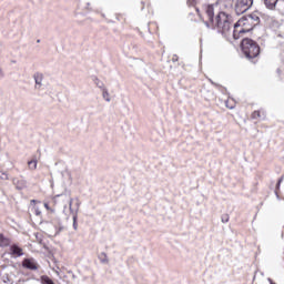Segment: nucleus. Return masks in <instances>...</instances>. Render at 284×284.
I'll list each match as a JSON object with an SVG mask.
<instances>
[{"label": "nucleus", "instance_id": "21", "mask_svg": "<svg viewBox=\"0 0 284 284\" xmlns=\"http://www.w3.org/2000/svg\"><path fill=\"white\" fill-rule=\"evenodd\" d=\"M226 108H229V110H234V104H230V100L226 101Z\"/></svg>", "mask_w": 284, "mask_h": 284}, {"label": "nucleus", "instance_id": "22", "mask_svg": "<svg viewBox=\"0 0 284 284\" xmlns=\"http://www.w3.org/2000/svg\"><path fill=\"white\" fill-rule=\"evenodd\" d=\"M34 214L36 216H41V210H39L38 207L34 209Z\"/></svg>", "mask_w": 284, "mask_h": 284}, {"label": "nucleus", "instance_id": "16", "mask_svg": "<svg viewBox=\"0 0 284 284\" xmlns=\"http://www.w3.org/2000/svg\"><path fill=\"white\" fill-rule=\"evenodd\" d=\"M248 21H254L255 26H256V24H258V21H261V19L256 14H252L248 18Z\"/></svg>", "mask_w": 284, "mask_h": 284}, {"label": "nucleus", "instance_id": "10", "mask_svg": "<svg viewBox=\"0 0 284 284\" xmlns=\"http://www.w3.org/2000/svg\"><path fill=\"white\" fill-rule=\"evenodd\" d=\"M101 92H102V99H104L106 103H110V101H112V97L110 95V91L108 90V88L104 87V89H101Z\"/></svg>", "mask_w": 284, "mask_h": 284}, {"label": "nucleus", "instance_id": "11", "mask_svg": "<svg viewBox=\"0 0 284 284\" xmlns=\"http://www.w3.org/2000/svg\"><path fill=\"white\" fill-rule=\"evenodd\" d=\"M277 3H278V0H264V4L268 10H274Z\"/></svg>", "mask_w": 284, "mask_h": 284}, {"label": "nucleus", "instance_id": "26", "mask_svg": "<svg viewBox=\"0 0 284 284\" xmlns=\"http://www.w3.org/2000/svg\"><path fill=\"white\" fill-rule=\"evenodd\" d=\"M283 181V179H280V181H278V183H277V185H281V182Z\"/></svg>", "mask_w": 284, "mask_h": 284}, {"label": "nucleus", "instance_id": "4", "mask_svg": "<svg viewBox=\"0 0 284 284\" xmlns=\"http://www.w3.org/2000/svg\"><path fill=\"white\" fill-rule=\"evenodd\" d=\"M22 267H24L26 270H31L33 272H36V270H39V264L37 263V260L34 258H24L22 261Z\"/></svg>", "mask_w": 284, "mask_h": 284}, {"label": "nucleus", "instance_id": "19", "mask_svg": "<svg viewBox=\"0 0 284 284\" xmlns=\"http://www.w3.org/2000/svg\"><path fill=\"white\" fill-rule=\"evenodd\" d=\"M0 179H1L2 181H8V173L0 171Z\"/></svg>", "mask_w": 284, "mask_h": 284}, {"label": "nucleus", "instance_id": "20", "mask_svg": "<svg viewBox=\"0 0 284 284\" xmlns=\"http://www.w3.org/2000/svg\"><path fill=\"white\" fill-rule=\"evenodd\" d=\"M230 221V215L222 216V223H227Z\"/></svg>", "mask_w": 284, "mask_h": 284}, {"label": "nucleus", "instance_id": "23", "mask_svg": "<svg viewBox=\"0 0 284 284\" xmlns=\"http://www.w3.org/2000/svg\"><path fill=\"white\" fill-rule=\"evenodd\" d=\"M73 229L77 230V215H73Z\"/></svg>", "mask_w": 284, "mask_h": 284}, {"label": "nucleus", "instance_id": "14", "mask_svg": "<svg viewBox=\"0 0 284 284\" xmlns=\"http://www.w3.org/2000/svg\"><path fill=\"white\" fill-rule=\"evenodd\" d=\"M93 81L97 88H99L100 90H103L105 88V84L101 80H99V78H95Z\"/></svg>", "mask_w": 284, "mask_h": 284}, {"label": "nucleus", "instance_id": "3", "mask_svg": "<svg viewBox=\"0 0 284 284\" xmlns=\"http://www.w3.org/2000/svg\"><path fill=\"white\" fill-rule=\"evenodd\" d=\"M254 0H237L235 3V13L237 16L245 14L252 8Z\"/></svg>", "mask_w": 284, "mask_h": 284}, {"label": "nucleus", "instance_id": "6", "mask_svg": "<svg viewBox=\"0 0 284 284\" xmlns=\"http://www.w3.org/2000/svg\"><path fill=\"white\" fill-rule=\"evenodd\" d=\"M245 32H250V29L245 30L241 28L239 23H235L233 29V39H241V34H245Z\"/></svg>", "mask_w": 284, "mask_h": 284}, {"label": "nucleus", "instance_id": "2", "mask_svg": "<svg viewBox=\"0 0 284 284\" xmlns=\"http://www.w3.org/2000/svg\"><path fill=\"white\" fill-rule=\"evenodd\" d=\"M241 48L246 59H256V57L261 54V47H258V43H256V41L250 38H245L242 40Z\"/></svg>", "mask_w": 284, "mask_h": 284}, {"label": "nucleus", "instance_id": "27", "mask_svg": "<svg viewBox=\"0 0 284 284\" xmlns=\"http://www.w3.org/2000/svg\"><path fill=\"white\" fill-rule=\"evenodd\" d=\"M32 203H37V201H36V200H32Z\"/></svg>", "mask_w": 284, "mask_h": 284}, {"label": "nucleus", "instance_id": "24", "mask_svg": "<svg viewBox=\"0 0 284 284\" xmlns=\"http://www.w3.org/2000/svg\"><path fill=\"white\" fill-rule=\"evenodd\" d=\"M44 207L45 210H50V205L47 202H44Z\"/></svg>", "mask_w": 284, "mask_h": 284}, {"label": "nucleus", "instance_id": "17", "mask_svg": "<svg viewBox=\"0 0 284 284\" xmlns=\"http://www.w3.org/2000/svg\"><path fill=\"white\" fill-rule=\"evenodd\" d=\"M99 258L101 263H108V255L105 253H101Z\"/></svg>", "mask_w": 284, "mask_h": 284}, {"label": "nucleus", "instance_id": "7", "mask_svg": "<svg viewBox=\"0 0 284 284\" xmlns=\"http://www.w3.org/2000/svg\"><path fill=\"white\" fill-rule=\"evenodd\" d=\"M13 185L17 190H26L28 183L23 179H13Z\"/></svg>", "mask_w": 284, "mask_h": 284}, {"label": "nucleus", "instance_id": "18", "mask_svg": "<svg viewBox=\"0 0 284 284\" xmlns=\"http://www.w3.org/2000/svg\"><path fill=\"white\" fill-rule=\"evenodd\" d=\"M252 119H261V111H254L252 113Z\"/></svg>", "mask_w": 284, "mask_h": 284}, {"label": "nucleus", "instance_id": "8", "mask_svg": "<svg viewBox=\"0 0 284 284\" xmlns=\"http://www.w3.org/2000/svg\"><path fill=\"white\" fill-rule=\"evenodd\" d=\"M10 254L16 257L23 256V250L18 245H12L10 247Z\"/></svg>", "mask_w": 284, "mask_h": 284}, {"label": "nucleus", "instance_id": "12", "mask_svg": "<svg viewBox=\"0 0 284 284\" xmlns=\"http://www.w3.org/2000/svg\"><path fill=\"white\" fill-rule=\"evenodd\" d=\"M8 245H10V239L0 233V247H8Z\"/></svg>", "mask_w": 284, "mask_h": 284}, {"label": "nucleus", "instance_id": "25", "mask_svg": "<svg viewBox=\"0 0 284 284\" xmlns=\"http://www.w3.org/2000/svg\"><path fill=\"white\" fill-rule=\"evenodd\" d=\"M0 77H3V70L0 69Z\"/></svg>", "mask_w": 284, "mask_h": 284}, {"label": "nucleus", "instance_id": "15", "mask_svg": "<svg viewBox=\"0 0 284 284\" xmlns=\"http://www.w3.org/2000/svg\"><path fill=\"white\" fill-rule=\"evenodd\" d=\"M28 166L30 170H37V160L29 161Z\"/></svg>", "mask_w": 284, "mask_h": 284}, {"label": "nucleus", "instance_id": "1", "mask_svg": "<svg viewBox=\"0 0 284 284\" xmlns=\"http://www.w3.org/2000/svg\"><path fill=\"white\" fill-rule=\"evenodd\" d=\"M214 8H216V4H209L204 7V14L206 17L204 23L206 28L217 30V32H221V34H227L232 30L230 16H227L225 12H219L214 18Z\"/></svg>", "mask_w": 284, "mask_h": 284}, {"label": "nucleus", "instance_id": "5", "mask_svg": "<svg viewBox=\"0 0 284 284\" xmlns=\"http://www.w3.org/2000/svg\"><path fill=\"white\" fill-rule=\"evenodd\" d=\"M55 199H62L65 203L63 204L64 210H67L68 205L70 209V212L72 211V197L68 194H61V195H55Z\"/></svg>", "mask_w": 284, "mask_h": 284}, {"label": "nucleus", "instance_id": "13", "mask_svg": "<svg viewBox=\"0 0 284 284\" xmlns=\"http://www.w3.org/2000/svg\"><path fill=\"white\" fill-rule=\"evenodd\" d=\"M41 283H42V284H54V281H52V278H50V277L47 276V275H42V276H41Z\"/></svg>", "mask_w": 284, "mask_h": 284}, {"label": "nucleus", "instance_id": "9", "mask_svg": "<svg viewBox=\"0 0 284 284\" xmlns=\"http://www.w3.org/2000/svg\"><path fill=\"white\" fill-rule=\"evenodd\" d=\"M33 79L36 81V89L39 90L41 88V85H43V74L36 73L33 75Z\"/></svg>", "mask_w": 284, "mask_h": 284}]
</instances>
